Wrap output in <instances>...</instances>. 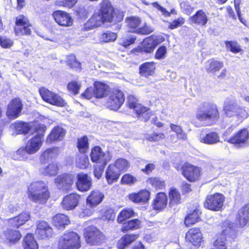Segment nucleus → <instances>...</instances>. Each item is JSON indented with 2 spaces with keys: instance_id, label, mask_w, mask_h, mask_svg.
<instances>
[{
  "instance_id": "nucleus-1",
  "label": "nucleus",
  "mask_w": 249,
  "mask_h": 249,
  "mask_svg": "<svg viewBox=\"0 0 249 249\" xmlns=\"http://www.w3.org/2000/svg\"><path fill=\"white\" fill-rule=\"evenodd\" d=\"M100 8L95 12L87 22V26L91 28L98 27L104 23H117L124 18L123 13L115 9L108 0H103L100 3Z\"/></svg>"
},
{
  "instance_id": "nucleus-2",
  "label": "nucleus",
  "mask_w": 249,
  "mask_h": 249,
  "mask_svg": "<svg viewBox=\"0 0 249 249\" xmlns=\"http://www.w3.org/2000/svg\"><path fill=\"white\" fill-rule=\"evenodd\" d=\"M34 129L37 134L28 141L25 149L21 148L17 151V155L19 156L18 157L19 160L26 158V153L29 154L36 153L42 146V140L46 130V127L44 124H36Z\"/></svg>"
},
{
  "instance_id": "nucleus-3",
  "label": "nucleus",
  "mask_w": 249,
  "mask_h": 249,
  "mask_svg": "<svg viewBox=\"0 0 249 249\" xmlns=\"http://www.w3.org/2000/svg\"><path fill=\"white\" fill-rule=\"evenodd\" d=\"M30 200L38 204H45L50 195L47 184L42 181H36L31 183L28 188Z\"/></svg>"
},
{
  "instance_id": "nucleus-4",
  "label": "nucleus",
  "mask_w": 249,
  "mask_h": 249,
  "mask_svg": "<svg viewBox=\"0 0 249 249\" xmlns=\"http://www.w3.org/2000/svg\"><path fill=\"white\" fill-rule=\"evenodd\" d=\"M219 112L215 104L211 102L201 104L197 109L196 118L201 122L212 124L218 119Z\"/></svg>"
},
{
  "instance_id": "nucleus-5",
  "label": "nucleus",
  "mask_w": 249,
  "mask_h": 249,
  "mask_svg": "<svg viewBox=\"0 0 249 249\" xmlns=\"http://www.w3.org/2000/svg\"><path fill=\"white\" fill-rule=\"evenodd\" d=\"M223 110L227 117L236 116L239 119L248 117L249 114L244 107H241L235 99L227 98L224 102Z\"/></svg>"
},
{
  "instance_id": "nucleus-6",
  "label": "nucleus",
  "mask_w": 249,
  "mask_h": 249,
  "mask_svg": "<svg viewBox=\"0 0 249 249\" xmlns=\"http://www.w3.org/2000/svg\"><path fill=\"white\" fill-rule=\"evenodd\" d=\"M57 246L59 249H78L81 247L80 236L73 231L65 233L59 238Z\"/></svg>"
},
{
  "instance_id": "nucleus-7",
  "label": "nucleus",
  "mask_w": 249,
  "mask_h": 249,
  "mask_svg": "<svg viewBox=\"0 0 249 249\" xmlns=\"http://www.w3.org/2000/svg\"><path fill=\"white\" fill-rule=\"evenodd\" d=\"M107 95L108 98L105 105L110 110H117L124 103V94L120 90L114 89L110 91Z\"/></svg>"
},
{
  "instance_id": "nucleus-8",
  "label": "nucleus",
  "mask_w": 249,
  "mask_h": 249,
  "mask_svg": "<svg viewBox=\"0 0 249 249\" xmlns=\"http://www.w3.org/2000/svg\"><path fill=\"white\" fill-rule=\"evenodd\" d=\"M225 200L224 196L219 193H215L207 196L204 203V207L210 210H221Z\"/></svg>"
},
{
  "instance_id": "nucleus-9",
  "label": "nucleus",
  "mask_w": 249,
  "mask_h": 249,
  "mask_svg": "<svg viewBox=\"0 0 249 249\" xmlns=\"http://www.w3.org/2000/svg\"><path fill=\"white\" fill-rule=\"evenodd\" d=\"M249 131L246 128H243L227 140V142L237 147L242 148L249 145Z\"/></svg>"
},
{
  "instance_id": "nucleus-10",
  "label": "nucleus",
  "mask_w": 249,
  "mask_h": 249,
  "mask_svg": "<svg viewBox=\"0 0 249 249\" xmlns=\"http://www.w3.org/2000/svg\"><path fill=\"white\" fill-rule=\"evenodd\" d=\"M84 235L87 243L92 245L100 244L104 239L103 234L94 226L85 228Z\"/></svg>"
},
{
  "instance_id": "nucleus-11",
  "label": "nucleus",
  "mask_w": 249,
  "mask_h": 249,
  "mask_svg": "<svg viewBox=\"0 0 249 249\" xmlns=\"http://www.w3.org/2000/svg\"><path fill=\"white\" fill-rule=\"evenodd\" d=\"M90 156L92 162L102 165H107L111 157L108 151L104 152L102 148L98 146L91 149Z\"/></svg>"
},
{
  "instance_id": "nucleus-12",
  "label": "nucleus",
  "mask_w": 249,
  "mask_h": 249,
  "mask_svg": "<svg viewBox=\"0 0 249 249\" xmlns=\"http://www.w3.org/2000/svg\"><path fill=\"white\" fill-rule=\"evenodd\" d=\"M39 93L44 101L52 105L64 107L66 104L65 101L59 95L45 88L40 89Z\"/></svg>"
},
{
  "instance_id": "nucleus-13",
  "label": "nucleus",
  "mask_w": 249,
  "mask_h": 249,
  "mask_svg": "<svg viewBox=\"0 0 249 249\" xmlns=\"http://www.w3.org/2000/svg\"><path fill=\"white\" fill-rule=\"evenodd\" d=\"M74 177L71 174H63L59 175L54 179L57 187L63 191H69L71 189L73 184Z\"/></svg>"
},
{
  "instance_id": "nucleus-14",
  "label": "nucleus",
  "mask_w": 249,
  "mask_h": 249,
  "mask_svg": "<svg viewBox=\"0 0 249 249\" xmlns=\"http://www.w3.org/2000/svg\"><path fill=\"white\" fill-rule=\"evenodd\" d=\"M225 224L228 225V227L223 230L222 234L213 242L211 249H227L226 235L232 236V224L228 221L226 222Z\"/></svg>"
},
{
  "instance_id": "nucleus-15",
  "label": "nucleus",
  "mask_w": 249,
  "mask_h": 249,
  "mask_svg": "<svg viewBox=\"0 0 249 249\" xmlns=\"http://www.w3.org/2000/svg\"><path fill=\"white\" fill-rule=\"evenodd\" d=\"M52 16L55 21L61 26L70 27L73 24V20L71 16L65 11H55Z\"/></svg>"
},
{
  "instance_id": "nucleus-16",
  "label": "nucleus",
  "mask_w": 249,
  "mask_h": 249,
  "mask_svg": "<svg viewBox=\"0 0 249 249\" xmlns=\"http://www.w3.org/2000/svg\"><path fill=\"white\" fill-rule=\"evenodd\" d=\"M182 175L190 181L198 180L200 175V169L193 165L186 163L182 167Z\"/></svg>"
},
{
  "instance_id": "nucleus-17",
  "label": "nucleus",
  "mask_w": 249,
  "mask_h": 249,
  "mask_svg": "<svg viewBox=\"0 0 249 249\" xmlns=\"http://www.w3.org/2000/svg\"><path fill=\"white\" fill-rule=\"evenodd\" d=\"M76 186L77 189L81 192L89 190L92 186V178L87 174L80 173L77 175Z\"/></svg>"
},
{
  "instance_id": "nucleus-18",
  "label": "nucleus",
  "mask_w": 249,
  "mask_h": 249,
  "mask_svg": "<svg viewBox=\"0 0 249 249\" xmlns=\"http://www.w3.org/2000/svg\"><path fill=\"white\" fill-rule=\"evenodd\" d=\"M17 35H30L31 31L29 28L31 26L27 18L23 15L17 17Z\"/></svg>"
},
{
  "instance_id": "nucleus-19",
  "label": "nucleus",
  "mask_w": 249,
  "mask_h": 249,
  "mask_svg": "<svg viewBox=\"0 0 249 249\" xmlns=\"http://www.w3.org/2000/svg\"><path fill=\"white\" fill-rule=\"evenodd\" d=\"M249 221V203L241 207L236 216V224L241 227H244Z\"/></svg>"
},
{
  "instance_id": "nucleus-20",
  "label": "nucleus",
  "mask_w": 249,
  "mask_h": 249,
  "mask_svg": "<svg viewBox=\"0 0 249 249\" xmlns=\"http://www.w3.org/2000/svg\"><path fill=\"white\" fill-rule=\"evenodd\" d=\"M36 234L41 239L49 238L53 235V229L47 222L41 221L37 224Z\"/></svg>"
},
{
  "instance_id": "nucleus-21",
  "label": "nucleus",
  "mask_w": 249,
  "mask_h": 249,
  "mask_svg": "<svg viewBox=\"0 0 249 249\" xmlns=\"http://www.w3.org/2000/svg\"><path fill=\"white\" fill-rule=\"evenodd\" d=\"M186 240L193 245L198 247L202 240V234L198 228H193L187 232Z\"/></svg>"
},
{
  "instance_id": "nucleus-22",
  "label": "nucleus",
  "mask_w": 249,
  "mask_h": 249,
  "mask_svg": "<svg viewBox=\"0 0 249 249\" xmlns=\"http://www.w3.org/2000/svg\"><path fill=\"white\" fill-rule=\"evenodd\" d=\"M80 196L76 194H71L67 195L62 202V206L66 210L74 209L78 205Z\"/></svg>"
},
{
  "instance_id": "nucleus-23",
  "label": "nucleus",
  "mask_w": 249,
  "mask_h": 249,
  "mask_svg": "<svg viewBox=\"0 0 249 249\" xmlns=\"http://www.w3.org/2000/svg\"><path fill=\"white\" fill-rule=\"evenodd\" d=\"M198 140L200 142L210 145L220 142L219 136L215 132H211L207 134H204L202 132L198 137Z\"/></svg>"
},
{
  "instance_id": "nucleus-24",
  "label": "nucleus",
  "mask_w": 249,
  "mask_h": 249,
  "mask_svg": "<svg viewBox=\"0 0 249 249\" xmlns=\"http://www.w3.org/2000/svg\"><path fill=\"white\" fill-rule=\"evenodd\" d=\"M66 134V131L61 127H54L46 138L47 143H51L55 141L63 140Z\"/></svg>"
},
{
  "instance_id": "nucleus-25",
  "label": "nucleus",
  "mask_w": 249,
  "mask_h": 249,
  "mask_svg": "<svg viewBox=\"0 0 249 249\" xmlns=\"http://www.w3.org/2000/svg\"><path fill=\"white\" fill-rule=\"evenodd\" d=\"M94 97L96 98H102L107 96L110 90L109 87L103 83L95 82L94 83Z\"/></svg>"
},
{
  "instance_id": "nucleus-26",
  "label": "nucleus",
  "mask_w": 249,
  "mask_h": 249,
  "mask_svg": "<svg viewBox=\"0 0 249 249\" xmlns=\"http://www.w3.org/2000/svg\"><path fill=\"white\" fill-rule=\"evenodd\" d=\"M104 195L98 190L92 191L87 197L86 202L91 207H96L103 200Z\"/></svg>"
},
{
  "instance_id": "nucleus-27",
  "label": "nucleus",
  "mask_w": 249,
  "mask_h": 249,
  "mask_svg": "<svg viewBox=\"0 0 249 249\" xmlns=\"http://www.w3.org/2000/svg\"><path fill=\"white\" fill-rule=\"evenodd\" d=\"M167 196L164 193H158L153 203V208L156 210H162L165 208L167 204Z\"/></svg>"
},
{
  "instance_id": "nucleus-28",
  "label": "nucleus",
  "mask_w": 249,
  "mask_h": 249,
  "mask_svg": "<svg viewBox=\"0 0 249 249\" xmlns=\"http://www.w3.org/2000/svg\"><path fill=\"white\" fill-rule=\"evenodd\" d=\"M150 197V192L142 190L138 193H133L129 196V199L135 203H146Z\"/></svg>"
},
{
  "instance_id": "nucleus-29",
  "label": "nucleus",
  "mask_w": 249,
  "mask_h": 249,
  "mask_svg": "<svg viewBox=\"0 0 249 249\" xmlns=\"http://www.w3.org/2000/svg\"><path fill=\"white\" fill-rule=\"evenodd\" d=\"M52 223L54 226L58 229H64L66 225L70 223L68 217L61 213L56 214L53 217Z\"/></svg>"
},
{
  "instance_id": "nucleus-30",
  "label": "nucleus",
  "mask_w": 249,
  "mask_h": 249,
  "mask_svg": "<svg viewBox=\"0 0 249 249\" xmlns=\"http://www.w3.org/2000/svg\"><path fill=\"white\" fill-rule=\"evenodd\" d=\"M120 176V173L116 170L115 167L112 164H110L106 172V178L108 184H111L116 182Z\"/></svg>"
},
{
  "instance_id": "nucleus-31",
  "label": "nucleus",
  "mask_w": 249,
  "mask_h": 249,
  "mask_svg": "<svg viewBox=\"0 0 249 249\" xmlns=\"http://www.w3.org/2000/svg\"><path fill=\"white\" fill-rule=\"evenodd\" d=\"M190 20L195 24L205 26L208 22V18L206 14L202 10H199L190 18Z\"/></svg>"
},
{
  "instance_id": "nucleus-32",
  "label": "nucleus",
  "mask_w": 249,
  "mask_h": 249,
  "mask_svg": "<svg viewBox=\"0 0 249 249\" xmlns=\"http://www.w3.org/2000/svg\"><path fill=\"white\" fill-rule=\"evenodd\" d=\"M138 237L137 234H125L118 241L117 246L119 249H124L135 241Z\"/></svg>"
},
{
  "instance_id": "nucleus-33",
  "label": "nucleus",
  "mask_w": 249,
  "mask_h": 249,
  "mask_svg": "<svg viewBox=\"0 0 249 249\" xmlns=\"http://www.w3.org/2000/svg\"><path fill=\"white\" fill-rule=\"evenodd\" d=\"M59 152L58 147L50 148L45 150L40 156V161L45 162L49 159L55 158Z\"/></svg>"
},
{
  "instance_id": "nucleus-34",
  "label": "nucleus",
  "mask_w": 249,
  "mask_h": 249,
  "mask_svg": "<svg viewBox=\"0 0 249 249\" xmlns=\"http://www.w3.org/2000/svg\"><path fill=\"white\" fill-rule=\"evenodd\" d=\"M141 221L139 219H133L124 223L121 230L123 232H126L130 230H137L141 228Z\"/></svg>"
},
{
  "instance_id": "nucleus-35",
  "label": "nucleus",
  "mask_w": 249,
  "mask_h": 249,
  "mask_svg": "<svg viewBox=\"0 0 249 249\" xmlns=\"http://www.w3.org/2000/svg\"><path fill=\"white\" fill-rule=\"evenodd\" d=\"M125 22L129 31L137 33L141 23V19L137 17H130L126 18Z\"/></svg>"
},
{
  "instance_id": "nucleus-36",
  "label": "nucleus",
  "mask_w": 249,
  "mask_h": 249,
  "mask_svg": "<svg viewBox=\"0 0 249 249\" xmlns=\"http://www.w3.org/2000/svg\"><path fill=\"white\" fill-rule=\"evenodd\" d=\"M155 47L150 36H149L143 40L137 50L140 52L151 53L153 51Z\"/></svg>"
},
{
  "instance_id": "nucleus-37",
  "label": "nucleus",
  "mask_w": 249,
  "mask_h": 249,
  "mask_svg": "<svg viewBox=\"0 0 249 249\" xmlns=\"http://www.w3.org/2000/svg\"><path fill=\"white\" fill-rule=\"evenodd\" d=\"M225 47L227 51L233 53H242L244 50L240 44L236 41H226Z\"/></svg>"
},
{
  "instance_id": "nucleus-38",
  "label": "nucleus",
  "mask_w": 249,
  "mask_h": 249,
  "mask_svg": "<svg viewBox=\"0 0 249 249\" xmlns=\"http://www.w3.org/2000/svg\"><path fill=\"white\" fill-rule=\"evenodd\" d=\"M154 63H143L140 67V73L141 75L147 77L152 75L155 71Z\"/></svg>"
},
{
  "instance_id": "nucleus-39",
  "label": "nucleus",
  "mask_w": 249,
  "mask_h": 249,
  "mask_svg": "<svg viewBox=\"0 0 249 249\" xmlns=\"http://www.w3.org/2000/svg\"><path fill=\"white\" fill-rule=\"evenodd\" d=\"M170 207L177 205L181 202L180 193L176 189H171L169 193Z\"/></svg>"
},
{
  "instance_id": "nucleus-40",
  "label": "nucleus",
  "mask_w": 249,
  "mask_h": 249,
  "mask_svg": "<svg viewBox=\"0 0 249 249\" xmlns=\"http://www.w3.org/2000/svg\"><path fill=\"white\" fill-rule=\"evenodd\" d=\"M23 245L24 249H38V246L32 234H27L24 238Z\"/></svg>"
},
{
  "instance_id": "nucleus-41",
  "label": "nucleus",
  "mask_w": 249,
  "mask_h": 249,
  "mask_svg": "<svg viewBox=\"0 0 249 249\" xmlns=\"http://www.w3.org/2000/svg\"><path fill=\"white\" fill-rule=\"evenodd\" d=\"M36 124H35L33 127L31 126L27 123L25 122H18L17 123V134H26L31 132L32 134H33V131H35L34 128Z\"/></svg>"
},
{
  "instance_id": "nucleus-42",
  "label": "nucleus",
  "mask_w": 249,
  "mask_h": 249,
  "mask_svg": "<svg viewBox=\"0 0 249 249\" xmlns=\"http://www.w3.org/2000/svg\"><path fill=\"white\" fill-rule=\"evenodd\" d=\"M135 215L133 210L131 208H126L122 210L119 213L117 217V221L122 223L126 219Z\"/></svg>"
},
{
  "instance_id": "nucleus-43",
  "label": "nucleus",
  "mask_w": 249,
  "mask_h": 249,
  "mask_svg": "<svg viewBox=\"0 0 249 249\" xmlns=\"http://www.w3.org/2000/svg\"><path fill=\"white\" fill-rule=\"evenodd\" d=\"M40 170L41 173L43 174L52 176H55L57 174L58 167L56 163L53 162Z\"/></svg>"
},
{
  "instance_id": "nucleus-44",
  "label": "nucleus",
  "mask_w": 249,
  "mask_h": 249,
  "mask_svg": "<svg viewBox=\"0 0 249 249\" xmlns=\"http://www.w3.org/2000/svg\"><path fill=\"white\" fill-rule=\"evenodd\" d=\"M136 108V114L138 118L144 122L148 120L150 114L148 109L144 106H138Z\"/></svg>"
},
{
  "instance_id": "nucleus-45",
  "label": "nucleus",
  "mask_w": 249,
  "mask_h": 249,
  "mask_svg": "<svg viewBox=\"0 0 249 249\" xmlns=\"http://www.w3.org/2000/svg\"><path fill=\"white\" fill-rule=\"evenodd\" d=\"M199 211L197 210H194L192 213H189L185 219L184 223L185 225L189 227L198 221L199 219Z\"/></svg>"
},
{
  "instance_id": "nucleus-46",
  "label": "nucleus",
  "mask_w": 249,
  "mask_h": 249,
  "mask_svg": "<svg viewBox=\"0 0 249 249\" xmlns=\"http://www.w3.org/2000/svg\"><path fill=\"white\" fill-rule=\"evenodd\" d=\"M79 151L81 153H86L89 149L88 139L87 136H84L78 139V145Z\"/></svg>"
},
{
  "instance_id": "nucleus-47",
  "label": "nucleus",
  "mask_w": 249,
  "mask_h": 249,
  "mask_svg": "<svg viewBox=\"0 0 249 249\" xmlns=\"http://www.w3.org/2000/svg\"><path fill=\"white\" fill-rule=\"evenodd\" d=\"M76 164L81 169L86 168L89 164L88 157L84 155L78 156L76 160Z\"/></svg>"
},
{
  "instance_id": "nucleus-48",
  "label": "nucleus",
  "mask_w": 249,
  "mask_h": 249,
  "mask_svg": "<svg viewBox=\"0 0 249 249\" xmlns=\"http://www.w3.org/2000/svg\"><path fill=\"white\" fill-rule=\"evenodd\" d=\"M113 166L115 167L117 170L120 174L121 172L126 170L128 167V162L126 160L124 159H119L116 160Z\"/></svg>"
},
{
  "instance_id": "nucleus-49",
  "label": "nucleus",
  "mask_w": 249,
  "mask_h": 249,
  "mask_svg": "<svg viewBox=\"0 0 249 249\" xmlns=\"http://www.w3.org/2000/svg\"><path fill=\"white\" fill-rule=\"evenodd\" d=\"M136 39V37L134 36H123L119 40V44L125 47H126L133 44Z\"/></svg>"
},
{
  "instance_id": "nucleus-50",
  "label": "nucleus",
  "mask_w": 249,
  "mask_h": 249,
  "mask_svg": "<svg viewBox=\"0 0 249 249\" xmlns=\"http://www.w3.org/2000/svg\"><path fill=\"white\" fill-rule=\"evenodd\" d=\"M7 115L10 119L16 118V100L13 99L9 104L7 110Z\"/></svg>"
},
{
  "instance_id": "nucleus-51",
  "label": "nucleus",
  "mask_w": 249,
  "mask_h": 249,
  "mask_svg": "<svg viewBox=\"0 0 249 249\" xmlns=\"http://www.w3.org/2000/svg\"><path fill=\"white\" fill-rule=\"evenodd\" d=\"M15 231L7 229L6 231H4L2 235V238L8 241L10 243H15L16 241Z\"/></svg>"
},
{
  "instance_id": "nucleus-52",
  "label": "nucleus",
  "mask_w": 249,
  "mask_h": 249,
  "mask_svg": "<svg viewBox=\"0 0 249 249\" xmlns=\"http://www.w3.org/2000/svg\"><path fill=\"white\" fill-rule=\"evenodd\" d=\"M117 38V35L111 32H107L103 33L100 37L101 41L108 42L114 41Z\"/></svg>"
},
{
  "instance_id": "nucleus-53",
  "label": "nucleus",
  "mask_w": 249,
  "mask_h": 249,
  "mask_svg": "<svg viewBox=\"0 0 249 249\" xmlns=\"http://www.w3.org/2000/svg\"><path fill=\"white\" fill-rule=\"evenodd\" d=\"M181 11L188 15H190L194 10V8L187 1H183L180 3Z\"/></svg>"
},
{
  "instance_id": "nucleus-54",
  "label": "nucleus",
  "mask_w": 249,
  "mask_h": 249,
  "mask_svg": "<svg viewBox=\"0 0 249 249\" xmlns=\"http://www.w3.org/2000/svg\"><path fill=\"white\" fill-rule=\"evenodd\" d=\"M222 67L221 63H207L206 69L208 72L214 73L219 71Z\"/></svg>"
},
{
  "instance_id": "nucleus-55",
  "label": "nucleus",
  "mask_w": 249,
  "mask_h": 249,
  "mask_svg": "<svg viewBox=\"0 0 249 249\" xmlns=\"http://www.w3.org/2000/svg\"><path fill=\"white\" fill-rule=\"evenodd\" d=\"M148 182L152 186L158 189H161L164 186V182L157 178H149L148 180Z\"/></svg>"
},
{
  "instance_id": "nucleus-56",
  "label": "nucleus",
  "mask_w": 249,
  "mask_h": 249,
  "mask_svg": "<svg viewBox=\"0 0 249 249\" xmlns=\"http://www.w3.org/2000/svg\"><path fill=\"white\" fill-rule=\"evenodd\" d=\"M30 217L29 214L27 212H23L17 216V228L19 225H22L28 220Z\"/></svg>"
},
{
  "instance_id": "nucleus-57",
  "label": "nucleus",
  "mask_w": 249,
  "mask_h": 249,
  "mask_svg": "<svg viewBox=\"0 0 249 249\" xmlns=\"http://www.w3.org/2000/svg\"><path fill=\"white\" fill-rule=\"evenodd\" d=\"M127 106L130 108H133L136 112V107L138 106L142 107L141 104L137 103V99L133 95H129L127 97Z\"/></svg>"
},
{
  "instance_id": "nucleus-58",
  "label": "nucleus",
  "mask_w": 249,
  "mask_h": 249,
  "mask_svg": "<svg viewBox=\"0 0 249 249\" xmlns=\"http://www.w3.org/2000/svg\"><path fill=\"white\" fill-rule=\"evenodd\" d=\"M77 2V0H58L56 1V4L57 6L71 8Z\"/></svg>"
},
{
  "instance_id": "nucleus-59",
  "label": "nucleus",
  "mask_w": 249,
  "mask_h": 249,
  "mask_svg": "<svg viewBox=\"0 0 249 249\" xmlns=\"http://www.w3.org/2000/svg\"><path fill=\"white\" fill-rule=\"evenodd\" d=\"M154 31V28L151 26L147 25L146 23L141 28L137 30V34L146 35L152 33Z\"/></svg>"
},
{
  "instance_id": "nucleus-60",
  "label": "nucleus",
  "mask_w": 249,
  "mask_h": 249,
  "mask_svg": "<svg viewBox=\"0 0 249 249\" xmlns=\"http://www.w3.org/2000/svg\"><path fill=\"white\" fill-rule=\"evenodd\" d=\"M13 45V42L5 36H0V46L3 48H10Z\"/></svg>"
},
{
  "instance_id": "nucleus-61",
  "label": "nucleus",
  "mask_w": 249,
  "mask_h": 249,
  "mask_svg": "<svg viewBox=\"0 0 249 249\" xmlns=\"http://www.w3.org/2000/svg\"><path fill=\"white\" fill-rule=\"evenodd\" d=\"M67 88L69 90L71 91L74 94H76L78 93L80 85L75 81H71L68 84Z\"/></svg>"
},
{
  "instance_id": "nucleus-62",
  "label": "nucleus",
  "mask_w": 249,
  "mask_h": 249,
  "mask_svg": "<svg viewBox=\"0 0 249 249\" xmlns=\"http://www.w3.org/2000/svg\"><path fill=\"white\" fill-rule=\"evenodd\" d=\"M185 22L184 18L181 17L177 19L174 20L171 23H170L169 28L171 29H176L179 26L182 25Z\"/></svg>"
},
{
  "instance_id": "nucleus-63",
  "label": "nucleus",
  "mask_w": 249,
  "mask_h": 249,
  "mask_svg": "<svg viewBox=\"0 0 249 249\" xmlns=\"http://www.w3.org/2000/svg\"><path fill=\"white\" fill-rule=\"evenodd\" d=\"M165 135L163 133H160L159 134L153 133L151 135H148L147 137V139L149 141H152L154 142H158L160 140L164 139Z\"/></svg>"
},
{
  "instance_id": "nucleus-64",
  "label": "nucleus",
  "mask_w": 249,
  "mask_h": 249,
  "mask_svg": "<svg viewBox=\"0 0 249 249\" xmlns=\"http://www.w3.org/2000/svg\"><path fill=\"white\" fill-rule=\"evenodd\" d=\"M166 53V48L165 46H162L160 47L156 51L155 54V58L157 59L163 58L165 56Z\"/></svg>"
}]
</instances>
